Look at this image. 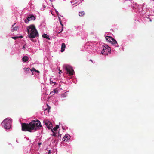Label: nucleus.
<instances>
[{"mask_svg": "<svg viewBox=\"0 0 154 154\" xmlns=\"http://www.w3.org/2000/svg\"><path fill=\"white\" fill-rule=\"evenodd\" d=\"M106 39L109 42H111L112 40H113V38L111 36H106L105 37Z\"/></svg>", "mask_w": 154, "mask_h": 154, "instance_id": "obj_7", "label": "nucleus"}, {"mask_svg": "<svg viewBox=\"0 0 154 154\" xmlns=\"http://www.w3.org/2000/svg\"><path fill=\"white\" fill-rule=\"evenodd\" d=\"M29 58L27 56H24L22 58V60L24 62H26L28 61Z\"/></svg>", "mask_w": 154, "mask_h": 154, "instance_id": "obj_10", "label": "nucleus"}, {"mask_svg": "<svg viewBox=\"0 0 154 154\" xmlns=\"http://www.w3.org/2000/svg\"><path fill=\"white\" fill-rule=\"evenodd\" d=\"M63 68L66 71L67 74H69L70 76L73 75L74 72L73 68L67 64L64 65L63 66Z\"/></svg>", "mask_w": 154, "mask_h": 154, "instance_id": "obj_3", "label": "nucleus"}, {"mask_svg": "<svg viewBox=\"0 0 154 154\" xmlns=\"http://www.w3.org/2000/svg\"><path fill=\"white\" fill-rule=\"evenodd\" d=\"M111 48L109 47L108 48H107V49L105 50V51H104L103 52H101V53L102 54L107 55L109 53H111Z\"/></svg>", "mask_w": 154, "mask_h": 154, "instance_id": "obj_6", "label": "nucleus"}, {"mask_svg": "<svg viewBox=\"0 0 154 154\" xmlns=\"http://www.w3.org/2000/svg\"><path fill=\"white\" fill-rule=\"evenodd\" d=\"M30 20H31V19H29L27 17V18L25 20V22L26 23H27L29 22V21Z\"/></svg>", "mask_w": 154, "mask_h": 154, "instance_id": "obj_22", "label": "nucleus"}, {"mask_svg": "<svg viewBox=\"0 0 154 154\" xmlns=\"http://www.w3.org/2000/svg\"><path fill=\"white\" fill-rule=\"evenodd\" d=\"M48 106V108H46L45 109V111H47L48 112H49V110L50 109V107L48 105H47Z\"/></svg>", "mask_w": 154, "mask_h": 154, "instance_id": "obj_20", "label": "nucleus"}, {"mask_svg": "<svg viewBox=\"0 0 154 154\" xmlns=\"http://www.w3.org/2000/svg\"><path fill=\"white\" fill-rule=\"evenodd\" d=\"M66 47L65 44L64 43H62L61 45V51L62 52H63L65 50Z\"/></svg>", "mask_w": 154, "mask_h": 154, "instance_id": "obj_8", "label": "nucleus"}, {"mask_svg": "<svg viewBox=\"0 0 154 154\" xmlns=\"http://www.w3.org/2000/svg\"><path fill=\"white\" fill-rule=\"evenodd\" d=\"M50 81L51 84L55 83L54 82H53V81H52L51 80V79H50Z\"/></svg>", "mask_w": 154, "mask_h": 154, "instance_id": "obj_26", "label": "nucleus"}, {"mask_svg": "<svg viewBox=\"0 0 154 154\" xmlns=\"http://www.w3.org/2000/svg\"><path fill=\"white\" fill-rule=\"evenodd\" d=\"M14 25L15 24L13 25L12 26V27L13 28V29H12L13 32L14 31H17L18 28L17 26L14 27Z\"/></svg>", "mask_w": 154, "mask_h": 154, "instance_id": "obj_13", "label": "nucleus"}, {"mask_svg": "<svg viewBox=\"0 0 154 154\" xmlns=\"http://www.w3.org/2000/svg\"><path fill=\"white\" fill-rule=\"evenodd\" d=\"M62 97H66L64 94H62Z\"/></svg>", "mask_w": 154, "mask_h": 154, "instance_id": "obj_27", "label": "nucleus"}, {"mask_svg": "<svg viewBox=\"0 0 154 154\" xmlns=\"http://www.w3.org/2000/svg\"><path fill=\"white\" fill-rule=\"evenodd\" d=\"M27 29L28 34H29V38H35L38 35V32L34 25H30L27 27Z\"/></svg>", "mask_w": 154, "mask_h": 154, "instance_id": "obj_2", "label": "nucleus"}, {"mask_svg": "<svg viewBox=\"0 0 154 154\" xmlns=\"http://www.w3.org/2000/svg\"><path fill=\"white\" fill-rule=\"evenodd\" d=\"M12 38L14 39H16L17 38H19V37H17V36H16V37H12Z\"/></svg>", "mask_w": 154, "mask_h": 154, "instance_id": "obj_24", "label": "nucleus"}, {"mask_svg": "<svg viewBox=\"0 0 154 154\" xmlns=\"http://www.w3.org/2000/svg\"><path fill=\"white\" fill-rule=\"evenodd\" d=\"M22 48L23 49H25V46H23V48Z\"/></svg>", "mask_w": 154, "mask_h": 154, "instance_id": "obj_29", "label": "nucleus"}, {"mask_svg": "<svg viewBox=\"0 0 154 154\" xmlns=\"http://www.w3.org/2000/svg\"><path fill=\"white\" fill-rule=\"evenodd\" d=\"M19 38H23V36H20L19 37Z\"/></svg>", "mask_w": 154, "mask_h": 154, "instance_id": "obj_31", "label": "nucleus"}, {"mask_svg": "<svg viewBox=\"0 0 154 154\" xmlns=\"http://www.w3.org/2000/svg\"><path fill=\"white\" fill-rule=\"evenodd\" d=\"M70 136L69 135H66L63 137V141H65L66 140V141H67L68 140H69V139H70Z\"/></svg>", "mask_w": 154, "mask_h": 154, "instance_id": "obj_9", "label": "nucleus"}, {"mask_svg": "<svg viewBox=\"0 0 154 154\" xmlns=\"http://www.w3.org/2000/svg\"><path fill=\"white\" fill-rule=\"evenodd\" d=\"M59 71H59V73H60V72L62 73V71H61V70H59Z\"/></svg>", "mask_w": 154, "mask_h": 154, "instance_id": "obj_30", "label": "nucleus"}, {"mask_svg": "<svg viewBox=\"0 0 154 154\" xmlns=\"http://www.w3.org/2000/svg\"><path fill=\"white\" fill-rule=\"evenodd\" d=\"M42 37L44 38H46L48 40H50V38L48 37V36L46 34H45L42 35Z\"/></svg>", "mask_w": 154, "mask_h": 154, "instance_id": "obj_12", "label": "nucleus"}, {"mask_svg": "<svg viewBox=\"0 0 154 154\" xmlns=\"http://www.w3.org/2000/svg\"><path fill=\"white\" fill-rule=\"evenodd\" d=\"M84 14V11L80 12L79 13V16L80 17H82Z\"/></svg>", "mask_w": 154, "mask_h": 154, "instance_id": "obj_17", "label": "nucleus"}, {"mask_svg": "<svg viewBox=\"0 0 154 154\" xmlns=\"http://www.w3.org/2000/svg\"><path fill=\"white\" fill-rule=\"evenodd\" d=\"M50 153V151H49L48 153Z\"/></svg>", "mask_w": 154, "mask_h": 154, "instance_id": "obj_33", "label": "nucleus"}, {"mask_svg": "<svg viewBox=\"0 0 154 154\" xmlns=\"http://www.w3.org/2000/svg\"><path fill=\"white\" fill-rule=\"evenodd\" d=\"M23 70H24L25 72H27L28 71H29L30 70V68L29 67L28 68H23Z\"/></svg>", "mask_w": 154, "mask_h": 154, "instance_id": "obj_21", "label": "nucleus"}, {"mask_svg": "<svg viewBox=\"0 0 154 154\" xmlns=\"http://www.w3.org/2000/svg\"><path fill=\"white\" fill-rule=\"evenodd\" d=\"M90 61H91V62H92V60H90Z\"/></svg>", "mask_w": 154, "mask_h": 154, "instance_id": "obj_32", "label": "nucleus"}, {"mask_svg": "<svg viewBox=\"0 0 154 154\" xmlns=\"http://www.w3.org/2000/svg\"><path fill=\"white\" fill-rule=\"evenodd\" d=\"M110 43L113 44L115 45L117 43V42L116 40L113 38V40H112Z\"/></svg>", "mask_w": 154, "mask_h": 154, "instance_id": "obj_15", "label": "nucleus"}, {"mask_svg": "<svg viewBox=\"0 0 154 154\" xmlns=\"http://www.w3.org/2000/svg\"><path fill=\"white\" fill-rule=\"evenodd\" d=\"M44 122L49 129H51L52 128V123L49 121L45 120L44 121Z\"/></svg>", "mask_w": 154, "mask_h": 154, "instance_id": "obj_5", "label": "nucleus"}, {"mask_svg": "<svg viewBox=\"0 0 154 154\" xmlns=\"http://www.w3.org/2000/svg\"><path fill=\"white\" fill-rule=\"evenodd\" d=\"M35 71L37 73H39V71L38 70H36V69H35Z\"/></svg>", "mask_w": 154, "mask_h": 154, "instance_id": "obj_28", "label": "nucleus"}, {"mask_svg": "<svg viewBox=\"0 0 154 154\" xmlns=\"http://www.w3.org/2000/svg\"><path fill=\"white\" fill-rule=\"evenodd\" d=\"M28 17L29 19H31V20H32L33 19L34 20H35V17L33 15H31L30 17Z\"/></svg>", "mask_w": 154, "mask_h": 154, "instance_id": "obj_14", "label": "nucleus"}, {"mask_svg": "<svg viewBox=\"0 0 154 154\" xmlns=\"http://www.w3.org/2000/svg\"><path fill=\"white\" fill-rule=\"evenodd\" d=\"M35 68H33L32 69H31L30 70L32 72L33 71H35Z\"/></svg>", "mask_w": 154, "mask_h": 154, "instance_id": "obj_25", "label": "nucleus"}, {"mask_svg": "<svg viewBox=\"0 0 154 154\" xmlns=\"http://www.w3.org/2000/svg\"><path fill=\"white\" fill-rule=\"evenodd\" d=\"M103 49L102 51L101 52H103L104 51H105L106 49H107V48H108L109 46L107 45H103Z\"/></svg>", "mask_w": 154, "mask_h": 154, "instance_id": "obj_11", "label": "nucleus"}, {"mask_svg": "<svg viewBox=\"0 0 154 154\" xmlns=\"http://www.w3.org/2000/svg\"><path fill=\"white\" fill-rule=\"evenodd\" d=\"M42 126L41 123L38 120H33L29 123L21 124V129L23 131L32 132V130L36 131Z\"/></svg>", "mask_w": 154, "mask_h": 154, "instance_id": "obj_1", "label": "nucleus"}, {"mask_svg": "<svg viewBox=\"0 0 154 154\" xmlns=\"http://www.w3.org/2000/svg\"><path fill=\"white\" fill-rule=\"evenodd\" d=\"M58 92V91L57 90L54 89V91H52L50 93V94L52 93H54L53 94H54L55 93H57Z\"/></svg>", "mask_w": 154, "mask_h": 154, "instance_id": "obj_19", "label": "nucleus"}, {"mask_svg": "<svg viewBox=\"0 0 154 154\" xmlns=\"http://www.w3.org/2000/svg\"><path fill=\"white\" fill-rule=\"evenodd\" d=\"M11 121L9 118H7L5 119L2 122V124H4V127L5 129H9L11 127Z\"/></svg>", "mask_w": 154, "mask_h": 154, "instance_id": "obj_4", "label": "nucleus"}, {"mask_svg": "<svg viewBox=\"0 0 154 154\" xmlns=\"http://www.w3.org/2000/svg\"><path fill=\"white\" fill-rule=\"evenodd\" d=\"M153 1H154V0H153Z\"/></svg>", "mask_w": 154, "mask_h": 154, "instance_id": "obj_34", "label": "nucleus"}, {"mask_svg": "<svg viewBox=\"0 0 154 154\" xmlns=\"http://www.w3.org/2000/svg\"><path fill=\"white\" fill-rule=\"evenodd\" d=\"M60 23L61 25L62 26V28L61 30L59 32V33H61L62 32V31L63 30V25L62 24V22L60 20Z\"/></svg>", "mask_w": 154, "mask_h": 154, "instance_id": "obj_18", "label": "nucleus"}, {"mask_svg": "<svg viewBox=\"0 0 154 154\" xmlns=\"http://www.w3.org/2000/svg\"><path fill=\"white\" fill-rule=\"evenodd\" d=\"M59 128V126H58V125H56V126L55 127H54L53 128V129H52L53 130V131L54 130L55 131H56L57 129L58 128Z\"/></svg>", "mask_w": 154, "mask_h": 154, "instance_id": "obj_16", "label": "nucleus"}, {"mask_svg": "<svg viewBox=\"0 0 154 154\" xmlns=\"http://www.w3.org/2000/svg\"><path fill=\"white\" fill-rule=\"evenodd\" d=\"M51 131L53 132V136H54V137H56V133L54 132L53 131V130L52 129H51Z\"/></svg>", "mask_w": 154, "mask_h": 154, "instance_id": "obj_23", "label": "nucleus"}]
</instances>
